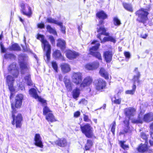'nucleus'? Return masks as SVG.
<instances>
[{
	"mask_svg": "<svg viewBox=\"0 0 153 153\" xmlns=\"http://www.w3.org/2000/svg\"><path fill=\"white\" fill-rule=\"evenodd\" d=\"M19 18L20 20V21L21 22H23V20L20 17H19Z\"/></svg>",
	"mask_w": 153,
	"mask_h": 153,
	"instance_id": "0e129e2a",
	"label": "nucleus"
},
{
	"mask_svg": "<svg viewBox=\"0 0 153 153\" xmlns=\"http://www.w3.org/2000/svg\"><path fill=\"white\" fill-rule=\"evenodd\" d=\"M96 89L102 91L106 88V83L103 79H100L97 80L95 84Z\"/></svg>",
	"mask_w": 153,
	"mask_h": 153,
	"instance_id": "ddd939ff",
	"label": "nucleus"
},
{
	"mask_svg": "<svg viewBox=\"0 0 153 153\" xmlns=\"http://www.w3.org/2000/svg\"><path fill=\"white\" fill-rule=\"evenodd\" d=\"M96 43V44L95 46H93L92 48L90 49V54L94 56L95 57L99 60H102V57L100 53L97 52H95L99 48L100 46V43L97 42V41L95 40L92 42L91 44H93Z\"/></svg>",
	"mask_w": 153,
	"mask_h": 153,
	"instance_id": "6e6552de",
	"label": "nucleus"
},
{
	"mask_svg": "<svg viewBox=\"0 0 153 153\" xmlns=\"http://www.w3.org/2000/svg\"><path fill=\"white\" fill-rule=\"evenodd\" d=\"M8 71L9 74H11L13 76L12 77L10 75L7 76L6 80L9 89L10 91V98L11 99L13 97V93L15 90L13 87V82L14 78H17L19 74V71L16 67V64L13 63L11 64L8 67Z\"/></svg>",
	"mask_w": 153,
	"mask_h": 153,
	"instance_id": "f257e3e1",
	"label": "nucleus"
},
{
	"mask_svg": "<svg viewBox=\"0 0 153 153\" xmlns=\"http://www.w3.org/2000/svg\"><path fill=\"white\" fill-rule=\"evenodd\" d=\"M11 107L13 109L12 111V117L13 119V121L12 122V123L13 125H14L16 124V128H20L21 126V121L22 120V117L21 114H18L17 116L15 118L14 113L16 112V110L14 107L13 104H11Z\"/></svg>",
	"mask_w": 153,
	"mask_h": 153,
	"instance_id": "0eeeda50",
	"label": "nucleus"
},
{
	"mask_svg": "<svg viewBox=\"0 0 153 153\" xmlns=\"http://www.w3.org/2000/svg\"><path fill=\"white\" fill-rule=\"evenodd\" d=\"M149 14L146 10L142 8L137 11L136 13V15L138 16L137 20L139 22L144 23L148 20L147 16Z\"/></svg>",
	"mask_w": 153,
	"mask_h": 153,
	"instance_id": "423d86ee",
	"label": "nucleus"
},
{
	"mask_svg": "<svg viewBox=\"0 0 153 153\" xmlns=\"http://www.w3.org/2000/svg\"><path fill=\"white\" fill-rule=\"evenodd\" d=\"M52 66L53 68L55 70V71L57 72V69H58V67L57 65L55 62L53 61L52 62Z\"/></svg>",
	"mask_w": 153,
	"mask_h": 153,
	"instance_id": "c03bdc74",
	"label": "nucleus"
},
{
	"mask_svg": "<svg viewBox=\"0 0 153 153\" xmlns=\"http://www.w3.org/2000/svg\"><path fill=\"white\" fill-rule=\"evenodd\" d=\"M46 22L50 23H53L58 25H61L62 22L51 17H48L46 19Z\"/></svg>",
	"mask_w": 153,
	"mask_h": 153,
	"instance_id": "bb28decb",
	"label": "nucleus"
},
{
	"mask_svg": "<svg viewBox=\"0 0 153 153\" xmlns=\"http://www.w3.org/2000/svg\"><path fill=\"white\" fill-rule=\"evenodd\" d=\"M150 128L151 130L153 131V123L150 125Z\"/></svg>",
	"mask_w": 153,
	"mask_h": 153,
	"instance_id": "052dcab7",
	"label": "nucleus"
},
{
	"mask_svg": "<svg viewBox=\"0 0 153 153\" xmlns=\"http://www.w3.org/2000/svg\"><path fill=\"white\" fill-rule=\"evenodd\" d=\"M65 42L64 40L60 39L58 40L57 45L60 47L62 50L64 49L65 48Z\"/></svg>",
	"mask_w": 153,
	"mask_h": 153,
	"instance_id": "2f4dec72",
	"label": "nucleus"
},
{
	"mask_svg": "<svg viewBox=\"0 0 153 153\" xmlns=\"http://www.w3.org/2000/svg\"><path fill=\"white\" fill-rule=\"evenodd\" d=\"M99 66V62L96 61L86 65H85V68L89 70H93L97 68Z\"/></svg>",
	"mask_w": 153,
	"mask_h": 153,
	"instance_id": "412c9836",
	"label": "nucleus"
},
{
	"mask_svg": "<svg viewBox=\"0 0 153 153\" xmlns=\"http://www.w3.org/2000/svg\"><path fill=\"white\" fill-rule=\"evenodd\" d=\"M34 57L36 59H37V56L36 55L34 56Z\"/></svg>",
	"mask_w": 153,
	"mask_h": 153,
	"instance_id": "774afa93",
	"label": "nucleus"
},
{
	"mask_svg": "<svg viewBox=\"0 0 153 153\" xmlns=\"http://www.w3.org/2000/svg\"><path fill=\"white\" fill-rule=\"evenodd\" d=\"M105 107H106V105L105 104H104L103 105V106L102 107V108L103 109H105Z\"/></svg>",
	"mask_w": 153,
	"mask_h": 153,
	"instance_id": "69168bd1",
	"label": "nucleus"
},
{
	"mask_svg": "<svg viewBox=\"0 0 153 153\" xmlns=\"http://www.w3.org/2000/svg\"><path fill=\"white\" fill-rule=\"evenodd\" d=\"M10 50H11L19 51L20 48L17 44H13L10 47Z\"/></svg>",
	"mask_w": 153,
	"mask_h": 153,
	"instance_id": "c9c22d12",
	"label": "nucleus"
},
{
	"mask_svg": "<svg viewBox=\"0 0 153 153\" xmlns=\"http://www.w3.org/2000/svg\"><path fill=\"white\" fill-rule=\"evenodd\" d=\"M94 122L96 123H97V119H94Z\"/></svg>",
	"mask_w": 153,
	"mask_h": 153,
	"instance_id": "e2e57ef3",
	"label": "nucleus"
},
{
	"mask_svg": "<svg viewBox=\"0 0 153 153\" xmlns=\"http://www.w3.org/2000/svg\"><path fill=\"white\" fill-rule=\"evenodd\" d=\"M116 126V123L114 121L112 124H111V132L114 134Z\"/></svg>",
	"mask_w": 153,
	"mask_h": 153,
	"instance_id": "a18cd8bd",
	"label": "nucleus"
},
{
	"mask_svg": "<svg viewBox=\"0 0 153 153\" xmlns=\"http://www.w3.org/2000/svg\"><path fill=\"white\" fill-rule=\"evenodd\" d=\"M61 69L64 73H67L71 70L70 67L67 64L64 63L61 65Z\"/></svg>",
	"mask_w": 153,
	"mask_h": 153,
	"instance_id": "a878e982",
	"label": "nucleus"
},
{
	"mask_svg": "<svg viewBox=\"0 0 153 153\" xmlns=\"http://www.w3.org/2000/svg\"><path fill=\"white\" fill-rule=\"evenodd\" d=\"M80 115V113L79 111H77L75 112L74 114V117H78Z\"/></svg>",
	"mask_w": 153,
	"mask_h": 153,
	"instance_id": "4d7b16f0",
	"label": "nucleus"
},
{
	"mask_svg": "<svg viewBox=\"0 0 153 153\" xmlns=\"http://www.w3.org/2000/svg\"><path fill=\"white\" fill-rule=\"evenodd\" d=\"M97 32L99 33V34L97 35V37L101 41L100 35L103 34L106 36H108V33L106 32V30L103 26L97 25Z\"/></svg>",
	"mask_w": 153,
	"mask_h": 153,
	"instance_id": "a211bd4d",
	"label": "nucleus"
},
{
	"mask_svg": "<svg viewBox=\"0 0 153 153\" xmlns=\"http://www.w3.org/2000/svg\"><path fill=\"white\" fill-rule=\"evenodd\" d=\"M62 24L61 25H59L60 27L62 33H65V28L62 26Z\"/></svg>",
	"mask_w": 153,
	"mask_h": 153,
	"instance_id": "864d4df0",
	"label": "nucleus"
},
{
	"mask_svg": "<svg viewBox=\"0 0 153 153\" xmlns=\"http://www.w3.org/2000/svg\"><path fill=\"white\" fill-rule=\"evenodd\" d=\"M116 40L115 38L111 36H108V37H105L101 41V43H103L106 41H110L114 43L116 42Z\"/></svg>",
	"mask_w": 153,
	"mask_h": 153,
	"instance_id": "c756f323",
	"label": "nucleus"
},
{
	"mask_svg": "<svg viewBox=\"0 0 153 153\" xmlns=\"http://www.w3.org/2000/svg\"><path fill=\"white\" fill-rule=\"evenodd\" d=\"M92 145V143L91 140H88L85 146L86 150H88L91 148Z\"/></svg>",
	"mask_w": 153,
	"mask_h": 153,
	"instance_id": "e433bc0d",
	"label": "nucleus"
},
{
	"mask_svg": "<svg viewBox=\"0 0 153 153\" xmlns=\"http://www.w3.org/2000/svg\"><path fill=\"white\" fill-rule=\"evenodd\" d=\"M87 103V101L85 99H82L79 102L80 104H82L85 105H86Z\"/></svg>",
	"mask_w": 153,
	"mask_h": 153,
	"instance_id": "603ef678",
	"label": "nucleus"
},
{
	"mask_svg": "<svg viewBox=\"0 0 153 153\" xmlns=\"http://www.w3.org/2000/svg\"><path fill=\"white\" fill-rule=\"evenodd\" d=\"M99 73L101 75L106 79H108V74L107 72L103 68H101Z\"/></svg>",
	"mask_w": 153,
	"mask_h": 153,
	"instance_id": "7c9ffc66",
	"label": "nucleus"
},
{
	"mask_svg": "<svg viewBox=\"0 0 153 153\" xmlns=\"http://www.w3.org/2000/svg\"><path fill=\"white\" fill-rule=\"evenodd\" d=\"M148 144L145 143L144 144H141L137 148V150L139 152H144L146 151L148 149Z\"/></svg>",
	"mask_w": 153,
	"mask_h": 153,
	"instance_id": "393cba45",
	"label": "nucleus"
},
{
	"mask_svg": "<svg viewBox=\"0 0 153 153\" xmlns=\"http://www.w3.org/2000/svg\"><path fill=\"white\" fill-rule=\"evenodd\" d=\"M49 39L52 44L53 45H54L55 44V40L53 37L52 36H49Z\"/></svg>",
	"mask_w": 153,
	"mask_h": 153,
	"instance_id": "49530a36",
	"label": "nucleus"
},
{
	"mask_svg": "<svg viewBox=\"0 0 153 153\" xmlns=\"http://www.w3.org/2000/svg\"><path fill=\"white\" fill-rule=\"evenodd\" d=\"M124 131L126 132L131 133L132 131V129L129 126V125L125 126Z\"/></svg>",
	"mask_w": 153,
	"mask_h": 153,
	"instance_id": "37998d69",
	"label": "nucleus"
},
{
	"mask_svg": "<svg viewBox=\"0 0 153 153\" xmlns=\"http://www.w3.org/2000/svg\"><path fill=\"white\" fill-rule=\"evenodd\" d=\"M53 55V57L56 59H59L62 60H64V57L62 56L60 51L59 50H56L54 51Z\"/></svg>",
	"mask_w": 153,
	"mask_h": 153,
	"instance_id": "cd10ccee",
	"label": "nucleus"
},
{
	"mask_svg": "<svg viewBox=\"0 0 153 153\" xmlns=\"http://www.w3.org/2000/svg\"><path fill=\"white\" fill-rule=\"evenodd\" d=\"M153 120V113H149L143 116L141 112L139 115L137 119H133L132 122L133 123H142L143 121L149 122Z\"/></svg>",
	"mask_w": 153,
	"mask_h": 153,
	"instance_id": "39448f33",
	"label": "nucleus"
},
{
	"mask_svg": "<svg viewBox=\"0 0 153 153\" xmlns=\"http://www.w3.org/2000/svg\"><path fill=\"white\" fill-rule=\"evenodd\" d=\"M149 143L151 146H152L153 145V140H150L149 141Z\"/></svg>",
	"mask_w": 153,
	"mask_h": 153,
	"instance_id": "680f3d73",
	"label": "nucleus"
},
{
	"mask_svg": "<svg viewBox=\"0 0 153 153\" xmlns=\"http://www.w3.org/2000/svg\"><path fill=\"white\" fill-rule=\"evenodd\" d=\"M134 72L136 74V75L134 76L133 79L134 83L132 87V89L131 90L126 91V93L127 94H133L135 92L136 88L135 84L136 82L139 83V78L140 76V73L138 71L137 68H135Z\"/></svg>",
	"mask_w": 153,
	"mask_h": 153,
	"instance_id": "1a4fd4ad",
	"label": "nucleus"
},
{
	"mask_svg": "<svg viewBox=\"0 0 153 153\" xmlns=\"http://www.w3.org/2000/svg\"><path fill=\"white\" fill-rule=\"evenodd\" d=\"M30 94L32 95V96L37 99L39 102H40L43 105L45 106L43 109V114L44 115L47 116L49 113H51V111L49 108L46 106L47 103L46 101L43 99L39 97L37 94L36 89L34 88H32L29 90Z\"/></svg>",
	"mask_w": 153,
	"mask_h": 153,
	"instance_id": "7ed1b4c3",
	"label": "nucleus"
},
{
	"mask_svg": "<svg viewBox=\"0 0 153 153\" xmlns=\"http://www.w3.org/2000/svg\"><path fill=\"white\" fill-rule=\"evenodd\" d=\"M135 111L134 108H125L124 110L125 114L129 119H130L131 116H133Z\"/></svg>",
	"mask_w": 153,
	"mask_h": 153,
	"instance_id": "4be33fe9",
	"label": "nucleus"
},
{
	"mask_svg": "<svg viewBox=\"0 0 153 153\" xmlns=\"http://www.w3.org/2000/svg\"><path fill=\"white\" fill-rule=\"evenodd\" d=\"M2 37V35H0V39L1 40Z\"/></svg>",
	"mask_w": 153,
	"mask_h": 153,
	"instance_id": "338daca9",
	"label": "nucleus"
},
{
	"mask_svg": "<svg viewBox=\"0 0 153 153\" xmlns=\"http://www.w3.org/2000/svg\"><path fill=\"white\" fill-rule=\"evenodd\" d=\"M114 25L116 26H119L121 24L120 20L117 17H115L114 19Z\"/></svg>",
	"mask_w": 153,
	"mask_h": 153,
	"instance_id": "4c0bfd02",
	"label": "nucleus"
},
{
	"mask_svg": "<svg viewBox=\"0 0 153 153\" xmlns=\"http://www.w3.org/2000/svg\"><path fill=\"white\" fill-rule=\"evenodd\" d=\"M28 59V57L24 54H20L19 56V60L22 74L26 73V75L24 77L25 82L28 85L33 86V83L31 80L30 75L29 74L28 69L27 66L26 61Z\"/></svg>",
	"mask_w": 153,
	"mask_h": 153,
	"instance_id": "f03ea898",
	"label": "nucleus"
},
{
	"mask_svg": "<svg viewBox=\"0 0 153 153\" xmlns=\"http://www.w3.org/2000/svg\"><path fill=\"white\" fill-rule=\"evenodd\" d=\"M37 39L41 41L42 43V46L44 51H46V56L48 61L50 59L51 46L47 40L45 39L44 36L40 34H38Z\"/></svg>",
	"mask_w": 153,
	"mask_h": 153,
	"instance_id": "20e7f679",
	"label": "nucleus"
},
{
	"mask_svg": "<svg viewBox=\"0 0 153 153\" xmlns=\"http://www.w3.org/2000/svg\"><path fill=\"white\" fill-rule=\"evenodd\" d=\"M4 57L6 59H15V55L11 53L10 54H6L4 56Z\"/></svg>",
	"mask_w": 153,
	"mask_h": 153,
	"instance_id": "58836bf2",
	"label": "nucleus"
},
{
	"mask_svg": "<svg viewBox=\"0 0 153 153\" xmlns=\"http://www.w3.org/2000/svg\"><path fill=\"white\" fill-rule=\"evenodd\" d=\"M123 5L124 8L130 12L133 11L132 6L131 4L124 3L123 4Z\"/></svg>",
	"mask_w": 153,
	"mask_h": 153,
	"instance_id": "72a5a7b5",
	"label": "nucleus"
},
{
	"mask_svg": "<svg viewBox=\"0 0 153 153\" xmlns=\"http://www.w3.org/2000/svg\"><path fill=\"white\" fill-rule=\"evenodd\" d=\"M65 54L67 57L71 60L76 58L79 56L78 53L69 50L66 51Z\"/></svg>",
	"mask_w": 153,
	"mask_h": 153,
	"instance_id": "f3484780",
	"label": "nucleus"
},
{
	"mask_svg": "<svg viewBox=\"0 0 153 153\" xmlns=\"http://www.w3.org/2000/svg\"><path fill=\"white\" fill-rule=\"evenodd\" d=\"M112 102L116 104H119L121 102V99L120 98L116 99L115 98L112 99Z\"/></svg>",
	"mask_w": 153,
	"mask_h": 153,
	"instance_id": "79ce46f5",
	"label": "nucleus"
},
{
	"mask_svg": "<svg viewBox=\"0 0 153 153\" xmlns=\"http://www.w3.org/2000/svg\"><path fill=\"white\" fill-rule=\"evenodd\" d=\"M23 99V96L22 94L17 95L15 98V107L18 108H20L22 105V100Z\"/></svg>",
	"mask_w": 153,
	"mask_h": 153,
	"instance_id": "aec40b11",
	"label": "nucleus"
},
{
	"mask_svg": "<svg viewBox=\"0 0 153 153\" xmlns=\"http://www.w3.org/2000/svg\"><path fill=\"white\" fill-rule=\"evenodd\" d=\"M82 89L79 88V86H77L76 88L73 90L72 92V95L73 98L74 99H76L79 97L80 93V91Z\"/></svg>",
	"mask_w": 153,
	"mask_h": 153,
	"instance_id": "5701e85b",
	"label": "nucleus"
},
{
	"mask_svg": "<svg viewBox=\"0 0 153 153\" xmlns=\"http://www.w3.org/2000/svg\"><path fill=\"white\" fill-rule=\"evenodd\" d=\"M125 142L120 141V144L121 147L123 149L126 150L128 148V145L125 144L124 143Z\"/></svg>",
	"mask_w": 153,
	"mask_h": 153,
	"instance_id": "a19ab883",
	"label": "nucleus"
},
{
	"mask_svg": "<svg viewBox=\"0 0 153 153\" xmlns=\"http://www.w3.org/2000/svg\"><path fill=\"white\" fill-rule=\"evenodd\" d=\"M80 128L82 132L86 136L90 138L92 135V128L90 125L87 123L83 126H80Z\"/></svg>",
	"mask_w": 153,
	"mask_h": 153,
	"instance_id": "9d476101",
	"label": "nucleus"
},
{
	"mask_svg": "<svg viewBox=\"0 0 153 153\" xmlns=\"http://www.w3.org/2000/svg\"><path fill=\"white\" fill-rule=\"evenodd\" d=\"M64 82L67 90L68 91H71L74 85L71 83L70 79L67 76H65L64 79Z\"/></svg>",
	"mask_w": 153,
	"mask_h": 153,
	"instance_id": "dca6fc26",
	"label": "nucleus"
},
{
	"mask_svg": "<svg viewBox=\"0 0 153 153\" xmlns=\"http://www.w3.org/2000/svg\"><path fill=\"white\" fill-rule=\"evenodd\" d=\"M50 142L52 144L55 143L56 145L62 147L66 146L67 144L66 140L64 138H59L54 142Z\"/></svg>",
	"mask_w": 153,
	"mask_h": 153,
	"instance_id": "6ab92c4d",
	"label": "nucleus"
},
{
	"mask_svg": "<svg viewBox=\"0 0 153 153\" xmlns=\"http://www.w3.org/2000/svg\"><path fill=\"white\" fill-rule=\"evenodd\" d=\"M92 79L91 77L88 76L85 77L79 86V88L83 89L86 86H89L92 82Z\"/></svg>",
	"mask_w": 153,
	"mask_h": 153,
	"instance_id": "2eb2a0df",
	"label": "nucleus"
},
{
	"mask_svg": "<svg viewBox=\"0 0 153 153\" xmlns=\"http://www.w3.org/2000/svg\"><path fill=\"white\" fill-rule=\"evenodd\" d=\"M128 118V119L127 120H126L124 121L123 122L125 124V126H127V125H129V122L130 119H129V118Z\"/></svg>",
	"mask_w": 153,
	"mask_h": 153,
	"instance_id": "6e6d98bb",
	"label": "nucleus"
},
{
	"mask_svg": "<svg viewBox=\"0 0 153 153\" xmlns=\"http://www.w3.org/2000/svg\"><path fill=\"white\" fill-rule=\"evenodd\" d=\"M48 31L50 33H52L53 35H56L57 33L55 30L52 28L50 25H48L46 27Z\"/></svg>",
	"mask_w": 153,
	"mask_h": 153,
	"instance_id": "f704fd0d",
	"label": "nucleus"
},
{
	"mask_svg": "<svg viewBox=\"0 0 153 153\" xmlns=\"http://www.w3.org/2000/svg\"><path fill=\"white\" fill-rule=\"evenodd\" d=\"M34 144L35 146L40 148L43 147V143L42 141V138L39 134H36L34 138Z\"/></svg>",
	"mask_w": 153,
	"mask_h": 153,
	"instance_id": "4468645a",
	"label": "nucleus"
},
{
	"mask_svg": "<svg viewBox=\"0 0 153 153\" xmlns=\"http://www.w3.org/2000/svg\"><path fill=\"white\" fill-rule=\"evenodd\" d=\"M103 23V20H100L99 21V24L97 25H99L100 26V25H102Z\"/></svg>",
	"mask_w": 153,
	"mask_h": 153,
	"instance_id": "bf43d9fd",
	"label": "nucleus"
},
{
	"mask_svg": "<svg viewBox=\"0 0 153 153\" xmlns=\"http://www.w3.org/2000/svg\"><path fill=\"white\" fill-rule=\"evenodd\" d=\"M140 135L141 137L145 140V143H147V144H148L147 139L148 138V136H149L148 135H146L144 133H142Z\"/></svg>",
	"mask_w": 153,
	"mask_h": 153,
	"instance_id": "ea45409f",
	"label": "nucleus"
},
{
	"mask_svg": "<svg viewBox=\"0 0 153 153\" xmlns=\"http://www.w3.org/2000/svg\"><path fill=\"white\" fill-rule=\"evenodd\" d=\"M84 121L87 122H88L90 121V120L88 119V116L84 115Z\"/></svg>",
	"mask_w": 153,
	"mask_h": 153,
	"instance_id": "5fc2aeb1",
	"label": "nucleus"
},
{
	"mask_svg": "<svg viewBox=\"0 0 153 153\" xmlns=\"http://www.w3.org/2000/svg\"><path fill=\"white\" fill-rule=\"evenodd\" d=\"M124 54L126 58L129 59L130 57V54L129 52H126L124 53Z\"/></svg>",
	"mask_w": 153,
	"mask_h": 153,
	"instance_id": "8fccbe9b",
	"label": "nucleus"
},
{
	"mask_svg": "<svg viewBox=\"0 0 153 153\" xmlns=\"http://www.w3.org/2000/svg\"><path fill=\"white\" fill-rule=\"evenodd\" d=\"M21 11L24 15H25L29 17H30L32 14L31 8L27 4H24L23 3L21 5Z\"/></svg>",
	"mask_w": 153,
	"mask_h": 153,
	"instance_id": "f8f14e48",
	"label": "nucleus"
},
{
	"mask_svg": "<svg viewBox=\"0 0 153 153\" xmlns=\"http://www.w3.org/2000/svg\"><path fill=\"white\" fill-rule=\"evenodd\" d=\"M0 45L1 49V52L4 53L6 51V49L4 48V45L1 42L0 43Z\"/></svg>",
	"mask_w": 153,
	"mask_h": 153,
	"instance_id": "de8ad7c7",
	"label": "nucleus"
},
{
	"mask_svg": "<svg viewBox=\"0 0 153 153\" xmlns=\"http://www.w3.org/2000/svg\"><path fill=\"white\" fill-rule=\"evenodd\" d=\"M46 119L48 121L51 122L56 121L52 113H49L46 116Z\"/></svg>",
	"mask_w": 153,
	"mask_h": 153,
	"instance_id": "473e14b6",
	"label": "nucleus"
},
{
	"mask_svg": "<svg viewBox=\"0 0 153 153\" xmlns=\"http://www.w3.org/2000/svg\"><path fill=\"white\" fill-rule=\"evenodd\" d=\"M22 48L23 50L25 51L26 52H30V50L29 48L27 47V45H25V46H23Z\"/></svg>",
	"mask_w": 153,
	"mask_h": 153,
	"instance_id": "09e8293b",
	"label": "nucleus"
},
{
	"mask_svg": "<svg viewBox=\"0 0 153 153\" xmlns=\"http://www.w3.org/2000/svg\"><path fill=\"white\" fill-rule=\"evenodd\" d=\"M45 25L43 23H38L37 24V27L38 28H44L45 27Z\"/></svg>",
	"mask_w": 153,
	"mask_h": 153,
	"instance_id": "3c124183",
	"label": "nucleus"
},
{
	"mask_svg": "<svg viewBox=\"0 0 153 153\" xmlns=\"http://www.w3.org/2000/svg\"><path fill=\"white\" fill-rule=\"evenodd\" d=\"M148 36V34H142L141 35V37L143 39H146Z\"/></svg>",
	"mask_w": 153,
	"mask_h": 153,
	"instance_id": "13d9d810",
	"label": "nucleus"
},
{
	"mask_svg": "<svg viewBox=\"0 0 153 153\" xmlns=\"http://www.w3.org/2000/svg\"><path fill=\"white\" fill-rule=\"evenodd\" d=\"M105 59L107 62H110L112 60V52L106 51L104 54Z\"/></svg>",
	"mask_w": 153,
	"mask_h": 153,
	"instance_id": "b1692460",
	"label": "nucleus"
},
{
	"mask_svg": "<svg viewBox=\"0 0 153 153\" xmlns=\"http://www.w3.org/2000/svg\"><path fill=\"white\" fill-rule=\"evenodd\" d=\"M97 16L100 19L104 20L107 17L106 14L103 11L98 12L96 14Z\"/></svg>",
	"mask_w": 153,
	"mask_h": 153,
	"instance_id": "c85d7f7f",
	"label": "nucleus"
},
{
	"mask_svg": "<svg viewBox=\"0 0 153 153\" xmlns=\"http://www.w3.org/2000/svg\"><path fill=\"white\" fill-rule=\"evenodd\" d=\"M72 82L76 85H80L82 79V74L80 72L74 73L71 77Z\"/></svg>",
	"mask_w": 153,
	"mask_h": 153,
	"instance_id": "9b49d317",
	"label": "nucleus"
}]
</instances>
